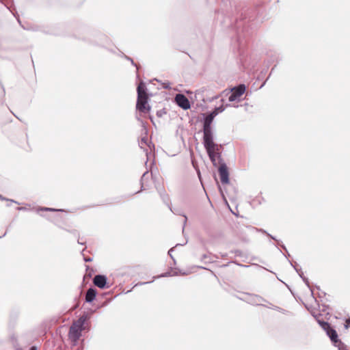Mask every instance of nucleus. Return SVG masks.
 Instances as JSON below:
<instances>
[{
    "label": "nucleus",
    "instance_id": "c756f323",
    "mask_svg": "<svg viewBox=\"0 0 350 350\" xmlns=\"http://www.w3.org/2000/svg\"><path fill=\"white\" fill-rule=\"evenodd\" d=\"M184 217H185L184 225H185L187 220V217L185 215H184Z\"/></svg>",
    "mask_w": 350,
    "mask_h": 350
},
{
    "label": "nucleus",
    "instance_id": "5701e85b",
    "mask_svg": "<svg viewBox=\"0 0 350 350\" xmlns=\"http://www.w3.org/2000/svg\"><path fill=\"white\" fill-rule=\"evenodd\" d=\"M163 88L165 89H170V83L169 82L163 83Z\"/></svg>",
    "mask_w": 350,
    "mask_h": 350
},
{
    "label": "nucleus",
    "instance_id": "f8f14e48",
    "mask_svg": "<svg viewBox=\"0 0 350 350\" xmlns=\"http://www.w3.org/2000/svg\"><path fill=\"white\" fill-rule=\"evenodd\" d=\"M267 303H268L269 305H265L264 304V305H262V306L268 308H271V309L274 310H277V311H278V312H281L282 314H287L289 312L288 310H286L285 309H283V308H280L279 306H275V305H273V304H271V303H269L268 301H267Z\"/></svg>",
    "mask_w": 350,
    "mask_h": 350
},
{
    "label": "nucleus",
    "instance_id": "423d86ee",
    "mask_svg": "<svg viewBox=\"0 0 350 350\" xmlns=\"http://www.w3.org/2000/svg\"><path fill=\"white\" fill-rule=\"evenodd\" d=\"M107 278L105 275L101 274L96 275L93 279L94 284L101 289L110 287V285L107 284Z\"/></svg>",
    "mask_w": 350,
    "mask_h": 350
},
{
    "label": "nucleus",
    "instance_id": "4c0bfd02",
    "mask_svg": "<svg viewBox=\"0 0 350 350\" xmlns=\"http://www.w3.org/2000/svg\"><path fill=\"white\" fill-rule=\"evenodd\" d=\"M2 237H0V238H1Z\"/></svg>",
    "mask_w": 350,
    "mask_h": 350
},
{
    "label": "nucleus",
    "instance_id": "9b49d317",
    "mask_svg": "<svg viewBox=\"0 0 350 350\" xmlns=\"http://www.w3.org/2000/svg\"><path fill=\"white\" fill-rule=\"evenodd\" d=\"M146 90V85L143 82H141L137 88V96H148Z\"/></svg>",
    "mask_w": 350,
    "mask_h": 350
},
{
    "label": "nucleus",
    "instance_id": "2f4dec72",
    "mask_svg": "<svg viewBox=\"0 0 350 350\" xmlns=\"http://www.w3.org/2000/svg\"><path fill=\"white\" fill-rule=\"evenodd\" d=\"M268 78L266 79V81L265 82H263V83L261 85L260 88H262V86L265 85L266 81H267Z\"/></svg>",
    "mask_w": 350,
    "mask_h": 350
},
{
    "label": "nucleus",
    "instance_id": "c9c22d12",
    "mask_svg": "<svg viewBox=\"0 0 350 350\" xmlns=\"http://www.w3.org/2000/svg\"><path fill=\"white\" fill-rule=\"evenodd\" d=\"M67 231H68V232H72V231H70V230H67ZM75 231H73V232H72V233H75Z\"/></svg>",
    "mask_w": 350,
    "mask_h": 350
},
{
    "label": "nucleus",
    "instance_id": "f704fd0d",
    "mask_svg": "<svg viewBox=\"0 0 350 350\" xmlns=\"http://www.w3.org/2000/svg\"><path fill=\"white\" fill-rule=\"evenodd\" d=\"M185 243H184V245H185ZM178 245H183V244H176V246H178Z\"/></svg>",
    "mask_w": 350,
    "mask_h": 350
},
{
    "label": "nucleus",
    "instance_id": "393cba45",
    "mask_svg": "<svg viewBox=\"0 0 350 350\" xmlns=\"http://www.w3.org/2000/svg\"><path fill=\"white\" fill-rule=\"evenodd\" d=\"M17 210H18V211H27V208L26 207H24V206H20V207H17Z\"/></svg>",
    "mask_w": 350,
    "mask_h": 350
},
{
    "label": "nucleus",
    "instance_id": "6ab92c4d",
    "mask_svg": "<svg viewBox=\"0 0 350 350\" xmlns=\"http://www.w3.org/2000/svg\"><path fill=\"white\" fill-rule=\"evenodd\" d=\"M289 262H290L291 265V266L295 269V270L296 271V272H297V273L299 274V275L300 276L301 272H303V271H301V268H298V267H297V265H294L293 264V262H292L289 261Z\"/></svg>",
    "mask_w": 350,
    "mask_h": 350
},
{
    "label": "nucleus",
    "instance_id": "a211bd4d",
    "mask_svg": "<svg viewBox=\"0 0 350 350\" xmlns=\"http://www.w3.org/2000/svg\"><path fill=\"white\" fill-rule=\"evenodd\" d=\"M300 278L305 282V284L307 285V286L310 288L309 280H308V279L306 277H305L304 275V273L303 272H301Z\"/></svg>",
    "mask_w": 350,
    "mask_h": 350
},
{
    "label": "nucleus",
    "instance_id": "f3484780",
    "mask_svg": "<svg viewBox=\"0 0 350 350\" xmlns=\"http://www.w3.org/2000/svg\"><path fill=\"white\" fill-rule=\"evenodd\" d=\"M123 57H124L126 60H128V61L131 62V64H132L133 66H134L135 67H136L137 70H138V69H139L138 66H137V65L134 62L133 59L131 57H129V56H127V55H124V54H123Z\"/></svg>",
    "mask_w": 350,
    "mask_h": 350
},
{
    "label": "nucleus",
    "instance_id": "2eb2a0df",
    "mask_svg": "<svg viewBox=\"0 0 350 350\" xmlns=\"http://www.w3.org/2000/svg\"><path fill=\"white\" fill-rule=\"evenodd\" d=\"M320 326L325 331L327 329V328H329V326L331 325L328 322L318 320L317 321Z\"/></svg>",
    "mask_w": 350,
    "mask_h": 350
},
{
    "label": "nucleus",
    "instance_id": "e433bc0d",
    "mask_svg": "<svg viewBox=\"0 0 350 350\" xmlns=\"http://www.w3.org/2000/svg\"><path fill=\"white\" fill-rule=\"evenodd\" d=\"M198 176H200V171H199V170L198 171Z\"/></svg>",
    "mask_w": 350,
    "mask_h": 350
},
{
    "label": "nucleus",
    "instance_id": "7c9ffc66",
    "mask_svg": "<svg viewBox=\"0 0 350 350\" xmlns=\"http://www.w3.org/2000/svg\"><path fill=\"white\" fill-rule=\"evenodd\" d=\"M281 247H282V249H284L285 251H287L286 250V247L284 245H282Z\"/></svg>",
    "mask_w": 350,
    "mask_h": 350
},
{
    "label": "nucleus",
    "instance_id": "c85d7f7f",
    "mask_svg": "<svg viewBox=\"0 0 350 350\" xmlns=\"http://www.w3.org/2000/svg\"><path fill=\"white\" fill-rule=\"evenodd\" d=\"M30 350H37V347L35 346H32L30 347Z\"/></svg>",
    "mask_w": 350,
    "mask_h": 350
},
{
    "label": "nucleus",
    "instance_id": "7ed1b4c3",
    "mask_svg": "<svg viewBox=\"0 0 350 350\" xmlns=\"http://www.w3.org/2000/svg\"><path fill=\"white\" fill-rule=\"evenodd\" d=\"M213 166L217 167L218 164V172L220 176V180L222 184H227L229 183V172L226 164L221 159V153L220 156L219 154L215 155V164L212 162Z\"/></svg>",
    "mask_w": 350,
    "mask_h": 350
},
{
    "label": "nucleus",
    "instance_id": "f03ea898",
    "mask_svg": "<svg viewBox=\"0 0 350 350\" xmlns=\"http://www.w3.org/2000/svg\"><path fill=\"white\" fill-rule=\"evenodd\" d=\"M88 319L85 314L80 317L77 321H74L69 329L68 338L72 341L73 345H76L81 336V332L84 329V324Z\"/></svg>",
    "mask_w": 350,
    "mask_h": 350
},
{
    "label": "nucleus",
    "instance_id": "39448f33",
    "mask_svg": "<svg viewBox=\"0 0 350 350\" xmlns=\"http://www.w3.org/2000/svg\"><path fill=\"white\" fill-rule=\"evenodd\" d=\"M245 86L243 84L239 85L238 86L234 87L231 91L232 93L229 96L228 100L230 102H233L239 99L245 92Z\"/></svg>",
    "mask_w": 350,
    "mask_h": 350
},
{
    "label": "nucleus",
    "instance_id": "dca6fc26",
    "mask_svg": "<svg viewBox=\"0 0 350 350\" xmlns=\"http://www.w3.org/2000/svg\"><path fill=\"white\" fill-rule=\"evenodd\" d=\"M148 143V139L146 137H142L139 143L141 148H144V146H146Z\"/></svg>",
    "mask_w": 350,
    "mask_h": 350
},
{
    "label": "nucleus",
    "instance_id": "0eeeda50",
    "mask_svg": "<svg viewBox=\"0 0 350 350\" xmlns=\"http://www.w3.org/2000/svg\"><path fill=\"white\" fill-rule=\"evenodd\" d=\"M175 102L176 105L183 109H188L190 108V103L186 96L183 94H177L175 96Z\"/></svg>",
    "mask_w": 350,
    "mask_h": 350
},
{
    "label": "nucleus",
    "instance_id": "bb28decb",
    "mask_svg": "<svg viewBox=\"0 0 350 350\" xmlns=\"http://www.w3.org/2000/svg\"><path fill=\"white\" fill-rule=\"evenodd\" d=\"M83 259L85 262H91L92 260V258L89 257H84Z\"/></svg>",
    "mask_w": 350,
    "mask_h": 350
},
{
    "label": "nucleus",
    "instance_id": "aec40b11",
    "mask_svg": "<svg viewBox=\"0 0 350 350\" xmlns=\"http://www.w3.org/2000/svg\"><path fill=\"white\" fill-rule=\"evenodd\" d=\"M0 200H3V201H10V202H13V203H15V204H18V202L14 200H11V199H8V198H6L5 197H3V196H1L0 194Z\"/></svg>",
    "mask_w": 350,
    "mask_h": 350
},
{
    "label": "nucleus",
    "instance_id": "cd10ccee",
    "mask_svg": "<svg viewBox=\"0 0 350 350\" xmlns=\"http://www.w3.org/2000/svg\"><path fill=\"white\" fill-rule=\"evenodd\" d=\"M147 174H148V172H144V173L143 174V175H142V178H141V180H142L144 178V177L146 176V175Z\"/></svg>",
    "mask_w": 350,
    "mask_h": 350
},
{
    "label": "nucleus",
    "instance_id": "4468645a",
    "mask_svg": "<svg viewBox=\"0 0 350 350\" xmlns=\"http://www.w3.org/2000/svg\"><path fill=\"white\" fill-rule=\"evenodd\" d=\"M36 211H37V212H39V211H50V212L64 211L63 209H56V208H48V207H38Z\"/></svg>",
    "mask_w": 350,
    "mask_h": 350
},
{
    "label": "nucleus",
    "instance_id": "20e7f679",
    "mask_svg": "<svg viewBox=\"0 0 350 350\" xmlns=\"http://www.w3.org/2000/svg\"><path fill=\"white\" fill-rule=\"evenodd\" d=\"M148 96H137L136 109L141 113H148L151 107L148 103Z\"/></svg>",
    "mask_w": 350,
    "mask_h": 350
},
{
    "label": "nucleus",
    "instance_id": "412c9836",
    "mask_svg": "<svg viewBox=\"0 0 350 350\" xmlns=\"http://www.w3.org/2000/svg\"><path fill=\"white\" fill-rule=\"evenodd\" d=\"M260 231H261V232H262L265 233V234H266L268 237H269L271 239H273V240H275V241H278V240H277L275 237H273L272 235H271L270 234L267 233L265 230H263L260 229Z\"/></svg>",
    "mask_w": 350,
    "mask_h": 350
},
{
    "label": "nucleus",
    "instance_id": "473e14b6",
    "mask_svg": "<svg viewBox=\"0 0 350 350\" xmlns=\"http://www.w3.org/2000/svg\"><path fill=\"white\" fill-rule=\"evenodd\" d=\"M157 116H161V111H158L157 112Z\"/></svg>",
    "mask_w": 350,
    "mask_h": 350
},
{
    "label": "nucleus",
    "instance_id": "72a5a7b5",
    "mask_svg": "<svg viewBox=\"0 0 350 350\" xmlns=\"http://www.w3.org/2000/svg\"><path fill=\"white\" fill-rule=\"evenodd\" d=\"M77 242H78L79 244H81V245H83L84 244V243H81V241H79V240H78Z\"/></svg>",
    "mask_w": 350,
    "mask_h": 350
},
{
    "label": "nucleus",
    "instance_id": "f257e3e1",
    "mask_svg": "<svg viewBox=\"0 0 350 350\" xmlns=\"http://www.w3.org/2000/svg\"><path fill=\"white\" fill-rule=\"evenodd\" d=\"M228 106H230V105L227 104L226 107L220 105L219 107H215L204 118L203 120L202 144L211 161L214 164L215 163V155L219 154V156H220L221 145L217 144L214 142V130L212 127V122L215 117L219 113L223 112L226 107Z\"/></svg>",
    "mask_w": 350,
    "mask_h": 350
},
{
    "label": "nucleus",
    "instance_id": "9d476101",
    "mask_svg": "<svg viewBox=\"0 0 350 350\" xmlns=\"http://www.w3.org/2000/svg\"><path fill=\"white\" fill-rule=\"evenodd\" d=\"M96 290L93 288H90L88 289L86 293H85V301L87 303H91L92 302L96 297Z\"/></svg>",
    "mask_w": 350,
    "mask_h": 350
},
{
    "label": "nucleus",
    "instance_id": "1a4fd4ad",
    "mask_svg": "<svg viewBox=\"0 0 350 350\" xmlns=\"http://www.w3.org/2000/svg\"><path fill=\"white\" fill-rule=\"evenodd\" d=\"M157 191L163 200V202L169 207L170 210L172 211L170 206V200L169 196L166 193L165 191L163 188H157Z\"/></svg>",
    "mask_w": 350,
    "mask_h": 350
},
{
    "label": "nucleus",
    "instance_id": "4be33fe9",
    "mask_svg": "<svg viewBox=\"0 0 350 350\" xmlns=\"http://www.w3.org/2000/svg\"><path fill=\"white\" fill-rule=\"evenodd\" d=\"M174 251V247L170 249V250L168 251V254L169 256L171 257V258L174 260V262H175V260L172 256V252Z\"/></svg>",
    "mask_w": 350,
    "mask_h": 350
},
{
    "label": "nucleus",
    "instance_id": "a878e982",
    "mask_svg": "<svg viewBox=\"0 0 350 350\" xmlns=\"http://www.w3.org/2000/svg\"><path fill=\"white\" fill-rule=\"evenodd\" d=\"M346 327H350V317L346 320Z\"/></svg>",
    "mask_w": 350,
    "mask_h": 350
},
{
    "label": "nucleus",
    "instance_id": "ddd939ff",
    "mask_svg": "<svg viewBox=\"0 0 350 350\" xmlns=\"http://www.w3.org/2000/svg\"><path fill=\"white\" fill-rule=\"evenodd\" d=\"M171 275H171V273H170V272H165V273H164L161 274L160 275L154 276V277H153V280H155V279L159 278H162V277H168V276H171ZM153 281H154V280H152V281H150V282H139V283L136 284L135 285V286H138V285L142 286V285H144V284H150V283H152Z\"/></svg>",
    "mask_w": 350,
    "mask_h": 350
},
{
    "label": "nucleus",
    "instance_id": "b1692460",
    "mask_svg": "<svg viewBox=\"0 0 350 350\" xmlns=\"http://www.w3.org/2000/svg\"><path fill=\"white\" fill-rule=\"evenodd\" d=\"M27 29L33 31H38V27H30L27 28Z\"/></svg>",
    "mask_w": 350,
    "mask_h": 350
},
{
    "label": "nucleus",
    "instance_id": "6e6552de",
    "mask_svg": "<svg viewBox=\"0 0 350 350\" xmlns=\"http://www.w3.org/2000/svg\"><path fill=\"white\" fill-rule=\"evenodd\" d=\"M247 301L252 305L256 306H262V304L261 302H267V301L264 299L262 297L258 295H248V298L247 299Z\"/></svg>",
    "mask_w": 350,
    "mask_h": 350
}]
</instances>
